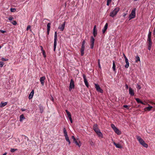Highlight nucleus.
I'll return each mask as SVG.
<instances>
[{
    "instance_id": "f257e3e1",
    "label": "nucleus",
    "mask_w": 155,
    "mask_h": 155,
    "mask_svg": "<svg viewBox=\"0 0 155 155\" xmlns=\"http://www.w3.org/2000/svg\"><path fill=\"white\" fill-rule=\"evenodd\" d=\"M136 137L138 141L142 145L143 147L146 148H147L148 147V145L143 140V139H142L138 135H137L136 136Z\"/></svg>"
},
{
    "instance_id": "f03ea898",
    "label": "nucleus",
    "mask_w": 155,
    "mask_h": 155,
    "mask_svg": "<svg viewBox=\"0 0 155 155\" xmlns=\"http://www.w3.org/2000/svg\"><path fill=\"white\" fill-rule=\"evenodd\" d=\"M120 9V8L118 7L115 8L112 12H110V16L112 17L115 16L119 11Z\"/></svg>"
},
{
    "instance_id": "7ed1b4c3",
    "label": "nucleus",
    "mask_w": 155,
    "mask_h": 155,
    "mask_svg": "<svg viewBox=\"0 0 155 155\" xmlns=\"http://www.w3.org/2000/svg\"><path fill=\"white\" fill-rule=\"evenodd\" d=\"M111 126L112 128L113 129L115 132L117 134L119 135L121 134V132L119 129L116 127L115 125L113 124H111Z\"/></svg>"
},
{
    "instance_id": "20e7f679",
    "label": "nucleus",
    "mask_w": 155,
    "mask_h": 155,
    "mask_svg": "<svg viewBox=\"0 0 155 155\" xmlns=\"http://www.w3.org/2000/svg\"><path fill=\"white\" fill-rule=\"evenodd\" d=\"M57 31L54 33V51H55L57 45Z\"/></svg>"
},
{
    "instance_id": "39448f33",
    "label": "nucleus",
    "mask_w": 155,
    "mask_h": 155,
    "mask_svg": "<svg viewBox=\"0 0 155 155\" xmlns=\"http://www.w3.org/2000/svg\"><path fill=\"white\" fill-rule=\"evenodd\" d=\"M136 15V8H133L131 11L130 14L129 15V20L135 17Z\"/></svg>"
},
{
    "instance_id": "423d86ee",
    "label": "nucleus",
    "mask_w": 155,
    "mask_h": 155,
    "mask_svg": "<svg viewBox=\"0 0 155 155\" xmlns=\"http://www.w3.org/2000/svg\"><path fill=\"white\" fill-rule=\"evenodd\" d=\"M94 85L95 88L96 89V90L98 92H100V93H103V90L101 88L99 85L98 84H95Z\"/></svg>"
},
{
    "instance_id": "0eeeda50",
    "label": "nucleus",
    "mask_w": 155,
    "mask_h": 155,
    "mask_svg": "<svg viewBox=\"0 0 155 155\" xmlns=\"http://www.w3.org/2000/svg\"><path fill=\"white\" fill-rule=\"evenodd\" d=\"M95 39L92 36L91 37V40H90V47L91 49H93L94 47V43Z\"/></svg>"
},
{
    "instance_id": "6e6552de",
    "label": "nucleus",
    "mask_w": 155,
    "mask_h": 155,
    "mask_svg": "<svg viewBox=\"0 0 155 155\" xmlns=\"http://www.w3.org/2000/svg\"><path fill=\"white\" fill-rule=\"evenodd\" d=\"M74 81L73 79H71L70 83V85L69 87V89L70 91H71V89L73 88H74Z\"/></svg>"
},
{
    "instance_id": "1a4fd4ad",
    "label": "nucleus",
    "mask_w": 155,
    "mask_h": 155,
    "mask_svg": "<svg viewBox=\"0 0 155 155\" xmlns=\"http://www.w3.org/2000/svg\"><path fill=\"white\" fill-rule=\"evenodd\" d=\"M83 78L84 79V82L85 85L87 87H88L89 85H88V84L86 78V77L85 75L84 74H83Z\"/></svg>"
},
{
    "instance_id": "9d476101",
    "label": "nucleus",
    "mask_w": 155,
    "mask_h": 155,
    "mask_svg": "<svg viewBox=\"0 0 155 155\" xmlns=\"http://www.w3.org/2000/svg\"><path fill=\"white\" fill-rule=\"evenodd\" d=\"M97 127L98 126L96 124H94L93 127V129L96 133L100 131Z\"/></svg>"
},
{
    "instance_id": "9b49d317",
    "label": "nucleus",
    "mask_w": 155,
    "mask_h": 155,
    "mask_svg": "<svg viewBox=\"0 0 155 155\" xmlns=\"http://www.w3.org/2000/svg\"><path fill=\"white\" fill-rule=\"evenodd\" d=\"M147 42H148V49L149 50H151L152 45V42L151 41V40H147Z\"/></svg>"
},
{
    "instance_id": "f8f14e48",
    "label": "nucleus",
    "mask_w": 155,
    "mask_h": 155,
    "mask_svg": "<svg viewBox=\"0 0 155 155\" xmlns=\"http://www.w3.org/2000/svg\"><path fill=\"white\" fill-rule=\"evenodd\" d=\"M45 79L46 78L45 76L41 77L40 78V81L41 83V84L42 86H43L44 85L45 80Z\"/></svg>"
},
{
    "instance_id": "ddd939ff",
    "label": "nucleus",
    "mask_w": 155,
    "mask_h": 155,
    "mask_svg": "<svg viewBox=\"0 0 155 155\" xmlns=\"http://www.w3.org/2000/svg\"><path fill=\"white\" fill-rule=\"evenodd\" d=\"M129 94L131 96H133L134 95V90L132 89L130 87L129 89Z\"/></svg>"
},
{
    "instance_id": "4468645a",
    "label": "nucleus",
    "mask_w": 155,
    "mask_h": 155,
    "mask_svg": "<svg viewBox=\"0 0 155 155\" xmlns=\"http://www.w3.org/2000/svg\"><path fill=\"white\" fill-rule=\"evenodd\" d=\"M65 22H64L61 25L59 26L58 27V28L61 31H63L64 29L65 25Z\"/></svg>"
},
{
    "instance_id": "2eb2a0df",
    "label": "nucleus",
    "mask_w": 155,
    "mask_h": 155,
    "mask_svg": "<svg viewBox=\"0 0 155 155\" xmlns=\"http://www.w3.org/2000/svg\"><path fill=\"white\" fill-rule=\"evenodd\" d=\"M85 48V46L82 45L81 49V55L83 56L84 54V51Z\"/></svg>"
},
{
    "instance_id": "dca6fc26",
    "label": "nucleus",
    "mask_w": 155,
    "mask_h": 155,
    "mask_svg": "<svg viewBox=\"0 0 155 155\" xmlns=\"http://www.w3.org/2000/svg\"><path fill=\"white\" fill-rule=\"evenodd\" d=\"M96 26L95 25L94 26V29H93V35L94 37H95L97 35V30L96 29Z\"/></svg>"
},
{
    "instance_id": "f3484780",
    "label": "nucleus",
    "mask_w": 155,
    "mask_h": 155,
    "mask_svg": "<svg viewBox=\"0 0 155 155\" xmlns=\"http://www.w3.org/2000/svg\"><path fill=\"white\" fill-rule=\"evenodd\" d=\"M65 111L67 114L68 117L70 120H72L71 115L70 112L68 111L67 110H65Z\"/></svg>"
},
{
    "instance_id": "a211bd4d",
    "label": "nucleus",
    "mask_w": 155,
    "mask_h": 155,
    "mask_svg": "<svg viewBox=\"0 0 155 155\" xmlns=\"http://www.w3.org/2000/svg\"><path fill=\"white\" fill-rule=\"evenodd\" d=\"M108 25V23H106L105 24L103 29H102L103 33H104L105 32V31H106V30H107V28Z\"/></svg>"
},
{
    "instance_id": "6ab92c4d",
    "label": "nucleus",
    "mask_w": 155,
    "mask_h": 155,
    "mask_svg": "<svg viewBox=\"0 0 155 155\" xmlns=\"http://www.w3.org/2000/svg\"><path fill=\"white\" fill-rule=\"evenodd\" d=\"M113 143L116 146V147L120 149L122 148V146L119 144L117 143H115L114 142H113Z\"/></svg>"
},
{
    "instance_id": "aec40b11",
    "label": "nucleus",
    "mask_w": 155,
    "mask_h": 155,
    "mask_svg": "<svg viewBox=\"0 0 155 155\" xmlns=\"http://www.w3.org/2000/svg\"><path fill=\"white\" fill-rule=\"evenodd\" d=\"M34 91L33 90H32L29 95L28 98L29 99H30L32 98L33 96L34 95Z\"/></svg>"
},
{
    "instance_id": "412c9836",
    "label": "nucleus",
    "mask_w": 155,
    "mask_h": 155,
    "mask_svg": "<svg viewBox=\"0 0 155 155\" xmlns=\"http://www.w3.org/2000/svg\"><path fill=\"white\" fill-rule=\"evenodd\" d=\"M125 61L126 64L125 65V67L126 68H127L129 67V62H128V59H127L125 60Z\"/></svg>"
},
{
    "instance_id": "4be33fe9",
    "label": "nucleus",
    "mask_w": 155,
    "mask_h": 155,
    "mask_svg": "<svg viewBox=\"0 0 155 155\" xmlns=\"http://www.w3.org/2000/svg\"><path fill=\"white\" fill-rule=\"evenodd\" d=\"M135 99L138 103H141L143 105L145 104L141 101L139 98H135Z\"/></svg>"
},
{
    "instance_id": "5701e85b",
    "label": "nucleus",
    "mask_w": 155,
    "mask_h": 155,
    "mask_svg": "<svg viewBox=\"0 0 155 155\" xmlns=\"http://www.w3.org/2000/svg\"><path fill=\"white\" fill-rule=\"evenodd\" d=\"M96 133L98 135V136L99 137H100L101 138H103V134L100 131H100H99L98 132Z\"/></svg>"
},
{
    "instance_id": "b1692460",
    "label": "nucleus",
    "mask_w": 155,
    "mask_h": 155,
    "mask_svg": "<svg viewBox=\"0 0 155 155\" xmlns=\"http://www.w3.org/2000/svg\"><path fill=\"white\" fill-rule=\"evenodd\" d=\"M152 107L150 105H149V107H146L144 108L145 111L148 110L150 111L151 109L152 108Z\"/></svg>"
},
{
    "instance_id": "393cba45",
    "label": "nucleus",
    "mask_w": 155,
    "mask_h": 155,
    "mask_svg": "<svg viewBox=\"0 0 155 155\" xmlns=\"http://www.w3.org/2000/svg\"><path fill=\"white\" fill-rule=\"evenodd\" d=\"M74 142H75L76 145L78 146L79 147H80L81 146V144L80 141H79L78 143L76 140L75 141H74Z\"/></svg>"
},
{
    "instance_id": "a878e982",
    "label": "nucleus",
    "mask_w": 155,
    "mask_h": 155,
    "mask_svg": "<svg viewBox=\"0 0 155 155\" xmlns=\"http://www.w3.org/2000/svg\"><path fill=\"white\" fill-rule=\"evenodd\" d=\"M7 104V102H5L4 103H3L2 102L0 104V106L1 107H3L5 106Z\"/></svg>"
},
{
    "instance_id": "bb28decb",
    "label": "nucleus",
    "mask_w": 155,
    "mask_h": 155,
    "mask_svg": "<svg viewBox=\"0 0 155 155\" xmlns=\"http://www.w3.org/2000/svg\"><path fill=\"white\" fill-rule=\"evenodd\" d=\"M116 66L115 61H113V67L112 68L114 71H116Z\"/></svg>"
},
{
    "instance_id": "cd10ccee",
    "label": "nucleus",
    "mask_w": 155,
    "mask_h": 155,
    "mask_svg": "<svg viewBox=\"0 0 155 155\" xmlns=\"http://www.w3.org/2000/svg\"><path fill=\"white\" fill-rule=\"evenodd\" d=\"M135 62L137 63L139 61H140V58L138 55H137L135 57Z\"/></svg>"
},
{
    "instance_id": "c85d7f7f",
    "label": "nucleus",
    "mask_w": 155,
    "mask_h": 155,
    "mask_svg": "<svg viewBox=\"0 0 155 155\" xmlns=\"http://www.w3.org/2000/svg\"><path fill=\"white\" fill-rule=\"evenodd\" d=\"M63 133L64 134V136L65 137L68 136L67 132L66 129L65 128H64L63 129Z\"/></svg>"
},
{
    "instance_id": "c756f323",
    "label": "nucleus",
    "mask_w": 155,
    "mask_h": 155,
    "mask_svg": "<svg viewBox=\"0 0 155 155\" xmlns=\"http://www.w3.org/2000/svg\"><path fill=\"white\" fill-rule=\"evenodd\" d=\"M20 121H22L23 119H25V118L23 114L21 115L20 116Z\"/></svg>"
},
{
    "instance_id": "7c9ffc66",
    "label": "nucleus",
    "mask_w": 155,
    "mask_h": 155,
    "mask_svg": "<svg viewBox=\"0 0 155 155\" xmlns=\"http://www.w3.org/2000/svg\"><path fill=\"white\" fill-rule=\"evenodd\" d=\"M152 32L151 31H149L148 35L147 40H151V35Z\"/></svg>"
},
{
    "instance_id": "2f4dec72",
    "label": "nucleus",
    "mask_w": 155,
    "mask_h": 155,
    "mask_svg": "<svg viewBox=\"0 0 155 155\" xmlns=\"http://www.w3.org/2000/svg\"><path fill=\"white\" fill-rule=\"evenodd\" d=\"M65 139L68 142V143L69 145H70L71 143V141H70V140H69L68 137V136L65 137Z\"/></svg>"
},
{
    "instance_id": "473e14b6",
    "label": "nucleus",
    "mask_w": 155,
    "mask_h": 155,
    "mask_svg": "<svg viewBox=\"0 0 155 155\" xmlns=\"http://www.w3.org/2000/svg\"><path fill=\"white\" fill-rule=\"evenodd\" d=\"M39 108L40 110V112L41 113H42L43 111V107L42 106H40L39 107Z\"/></svg>"
},
{
    "instance_id": "72a5a7b5",
    "label": "nucleus",
    "mask_w": 155,
    "mask_h": 155,
    "mask_svg": "<svg viewBox=\"0 0 155 155\" xmlns=\"http://www.w3.org/2000/svg\"><path fill=\"white\" fill-rule=\"evenodd\" d=\"M51 24L50 23H48L47 25V30H50L51 28Z\"/></svg>"
},
{
    "instance_id": "f704fd0d",
    "label": "nucleus",
    "mask_w": 155,
    "mask_h": 155,
    "mask_svg": "<svg viewBox=\"0 0 155 155\" xmlns=\"http://www.w3.org/2000/svg\"><path fill=\"white\" fill-rule=\"evenodd\" d=\"M17 149H11L10 151L12 153H13L15 152V151L17 150Z\"/></svg>"
},
{
    "instance_id": "c9c22d12",
    "label": "nucleus",
    "mask_w": 155,
    "mask_h": 155,
    "mask_svg": "<svg viewBox=\"0 0 155 155\" xmlns=\"http://www.w3.org/2000/svg\"><path fill=\"white\" fill-rule=\"evenodd\" d=\"M90 144L91 146L94 145V143L91 140H90L89 141Z\"/></svg>"
},
{
    "instance_id": "e433bc0d",
    "label": "nucleus",
    "mask_w": 155,
    "mask_h": 155,
    "mask_svg": "<svg viewBox=\"0 0 155 155\" xmlns=\"http://www.w3.org/2000/svg\"><path fill=\"white\" fill-rule=\"evenodd\" d=\"M16 10V9L15 8H12L10 9V11L12 12H14Z\"/></svg>"
},
{
    "instance_id": "4c0bfd02",
    "label": "nucleus",
    "mask_w": 155,
    "mask_h": 155,
    "mask_svg": "<svg viewBox=\"0 0 155 155\" xmlns=\"http://www.w3.org/2000/svg\"><path fill=\"white\" fill-rule=\"evenodd\" d=\"M137 89L138 90H140L141 88L139 84H137V87H136Z\"/></svg>"
},
{
    "instance_id": "58836bf2",
    "label": "nucleus",
    "mask_w": 155,
    "mask_h": 155,
    "mask_svg": "<svg viewBox=\"0 0 155 155\" xmlns=\"http://www.w3.org/2000/svg\"><path fill=\"white\" fill-rule=\"evenodd\" d=\"M1 60L3 61H8V59L7 58H2Z\"/></svg>"
},
{
    "instance_id": "ea45409f",
    "label": "nucleus",
    "mask_w": 155,
    "mask_h": 155,
    "mask_svg": "<svg viewBox=\"0 0 155 155\" xmlns=\"http://www.w3.org/2000/svg\"><path fill=\"white\" fill-rule=\"evenodd\" d=\"M42 54H43V56L44 57V58H45L46 57V55L45 54V51H42Z\"/></svg>"
},
{
    "instance_id": "a19ab883",
    "label": "nucleus",
    "mask_w": 155,
    "mask_h": 155,
    "mask_svg": "<svg viewBox=\"0 0 155 155\" xmlns=\"http://www.w3.org/2000/svg\"><path fill=\"white\" fill-rule=\"evenodd\" d=\"M31 26L30 25H28L27 26V28H26V30L27 31H28V30L29 29H30V28H31Z\"/></svg>"
},
{
    "instance_id": "79ce46f5",
    "label": "nucleus",
    "mask_w": 155,
    "mask_h": 155,
    "mask_svg": "<svg viewBox=\"0 0 155 155\" xmlns=\"http://www.w3.org/2000/svg\"><path fill=\"white\" fill-rule=\"evenodd\" d=\"M4 64V63L3 62H0V67H2Z\"/></svg>"
},
{
    "instance_id": "37998d69",
    "label": "nucleus",
    "mask_w": 155,
    "mask_h": 155,
    "mask_svg": "<svg viewBox=\"0 0 155 155\" xmlns=\"http://www.w3.org/2000/svg\"><path fill=\"white\" fill-rule=\"evenodd\" d=\"M98 66L99 67V68H101V65H100V59H98Z\"/></svg>"
},
{
    "instance_id": "c03bdc74",
    "label": "nucleus",
    "mask_w": 155,
    "mask_h": 155,
    "mask_svg": "<svg viewBox=\"0 0 155 155\" xmlns=\"http://www.w3.org/2000/svg\"><path fill=\"white\" fill-rule=\"evenodd\" d=\"M73 139V141L74 142V141H75L76 140L75 139V137L74 136H72L71 137Z\"/></svg>"
},
{
    "instance_id": "a18cd8bd",
    "label": "nucleus",
    "mask_w": 155,
    "mask_h": 155,
    "mask_svg": "<svg viewBox=\"0 0 155 155\" xmlns=\"http://www.w3.org/2000/svg\"><path fill=\"white\" fill-rule=\"evenodd\" d=\"M12 23L13 25H16L17 24V22L16 21H14L13 22H12Z\"/></svg>"
},
{
    "instance_id": "49530a36",
    "label": "nucleus",
    "mask_w": 155,
    "mask_h": 155,
    "mask_svg": "<svg viewBox=\"0 0 155 155\" xmlns=\"http://www.w3.org/2000/svg\"><path fill=\"white\" fill-rule=\"evenodd\" d=\"M0 32L2 33H4L6 32V31L1 30H0Z\"/></svg>"
},
{
    "instance_id": "de8ad7c7",
    "label": "nucleus",
    "mask_w": 155,
    "mask_h": 155,
    "mask_svg": "<svg viewBox=\"0 0 155 155\" xmlns=\"http://www.w3.org/2000/svg\"><path fill=\"white\" fill-rule=\"evenodd\" d=\"M123 107L124 108H127V109H129V107H128V106L127 105H124L123 106Z\"/></svg>"
},
{
    "instance_id": "09e8293b",
    "label": "nucleus",
    "mask_w": 155,
    "mask_h": 155,
    "mask_svg": "<svg viewBox=\"0 0 155 155\" xmlns=\"http://www.w3.org/2000/svg\"><path fill=\"white\" fill-rule=\"evenodd\" d=\"M85 40H84L82 42V45L84 46L85 44Z\"/></svg>"
},
{
    "instance_id": "8fccbe9b",
    "label": "nucleus",
    "mask_w": 155,
    "mask_h": 155,
    "mask_svg": "<svg viewBox=\"0 0 155 155\" xmlns=\"http://www.w3.org/2000/svg\"><path fill=\"white\" fill-rule=\"evenodd\" d=\"M13 19V18L12 17H10L8 18V20L11 21Z\"/></svg>"
},
{
    "instance_id": "3c124183",
    "label": "nucleus",
    "mask_w": 155,
    "mask_h": 155,
    "mask_svg": "<svg viewBox=\"0 0 155 155\" xmlns=\"http://www.w3.org/2000/svg\"><path fill=\"white\" fill-rule=\"evenodd\" d=\"M111 2H109V1H108L107 0V6H109L110 5V3Z\"/></svg>"
},
{
    "instance_id": "603ef678",
    "label": "nucleus",
    "mask_w": 155,
    "mask_h": 155,
    "mask_svg": "<svg viewBox=\"0 0 155 155\" xmlns=\"http://www.w3.org/2000/svg\"><path fill=\"white\" fill-rule=\"evenodd\" d=\"M123 55L125 60L128 59L124 54H123Z\"/></svg>"
},
{
    "instance_id": "864d4df0",
    "label": "nucleus",
    "mask_w": 155,
    "mask_h": 155,
    "mask_svg": "<svg viewBox=\"0 0 155 155\" xmlns=\"http://www.w3.org/2000/svg\"><path fill=\"white\" fill-rule=\"evenodd\" d=\"M127 15V13H124L123 14V17H125Z\"/></svg>"
},
{
    "instance_id": "5fc2aeb1",
    "label": "nucleus",
    "mask_w": 155,
    "mask_h": 155,
    "mask_svg": "<svg viewBox=\"0 0 155 155\" xmlns=\"http://www.w3.org/2000/svg\"><path fill=\"white\" fill-rule=\"evenodd\" d=\"M40 47L41 48V50L42 51H44L43 50V47L42 46H40Z\"/></svg>"
},
{
    "instance_id": "6e6d98bb",
    "label": "nucleus",
    "mask_w": 155,
    "mask_h": 155,
    "mask_svg": "<svg viewBox=\"0 0 155 155\" xmlns=\"http://www.w3.org/2000/svg\"><path fill=\"white\" fill-rule=\"evenodd\" d=\"M153 35H155V27L153 31Z\"/></svg>"
},
{
    "instance_id": "4d7b16f0",
    "label": "nucleus",
    "mask_w": 155,
    "mask_h": 155,
    "mask_svg": "<svg viewBox=\"0 0 155 155\" xmlns=\"http://www.w3.org/2000/svg\"><path fill=\"white\" fill-rule=\"evenodd\" d=\"M51 100L52 101H54V98L52 96L51 97Z\"/></svg>"
},
{
    "instance_id": "13d9d810",
    "label": "nucleus",
    "mask_w": 155,
    "mask_h": 155,
    "mask_svg": "<svg viewBox=\"0 0 155 155\" xmlns=\"http://www.w3.org/2000/svg\"><path fill=\"white\" fill-rule=\"evenodd\" d=\"M47 30V34L48 35L49 34V32H50V30Z\"/></svg>"
},
{
    "instance_id": "bf43d9fd",
    "label": "nucleus",
    "mask_w": 155,
    "mask_h": 155,
    "mask_svg": "<svg viewBox=\"0 0 155 155\" xmlns=\"http://www.w3.org/2000/svg\"><path fill=\"white\" fill-rule=\"evenodd\" d=\"M125 86H126V88L127 89L128 88V85L127 84H125Z\"/></svg>"
},
{
    "instance_id": "052dcab7",
    "label": "nucleus",
    "mask_w": 155,
    "mask_h": 155,
    "mask_svg": "<svg viewBox=\"0 0 155 155\" xmlns=\"http://www.w3.org/2000/svg\"><path fill=\"white\" fill-rule=\"evenodd\" d=\"M21 110L22 111H25L26 110L24 108H21Z\"/></svg>"
},
{
    "instance_id": "680f3d73",
    "label": "nucleus",
    "mask_w": 155,
    "mask_h": 155,
    "mask_svg": "<svg viewBox=\"0 0 155 155\" xmlns=\"http://www.w3.org/2000/svg\"><path fill=\"white\" fill-rule=\"evenodd\" d=\"M70 121L71 123H72L73 121H72V120H70Z\"/></svg>"
},
{
    "instance_id": "e2e57ef3",
    "label": "nucleus",
    "mask_w": 155,
    "mask_h": 155,
    "mask_svg": "<svg viewBox=\"0 0 155 155\" xmlns=\"http://www.w3.org/2000/svg\"><path fill=\"white\" fill-rule=\"evenodd\" d=\"M107 1H109L110 2H111L112 0H107Z\"/></svg>"
},
{
    "instance_id": "0e129e2a",
    "label": "nucleus",
    "mask_w": 155,
    "mask_h": 155,
    "mask_svg": "<svg viewBox=\"0 0 155 155\" xmlns=\"http://www.w3.org/2000/svg\"><path fill=\"white\" fill-rule=\"evenodd\" d=\"M138 0H134V1H137Z\"/></svg>"
},
{
    "instance_id": "69168bd1",
    "label": "nucleus",
    "mask_w": 155,
    "mask_h": 155,
    "mask_svg": "<svg viewBox=\"0 0 155 155\" xmlns=\"http://www.w3.org/2000/svg\"><path fill=\"white\" fill-rule=\"evenodd\" d=\"M1 48H2V47L1 46H0V49Z\"/></svg>"
}]
</instances>
